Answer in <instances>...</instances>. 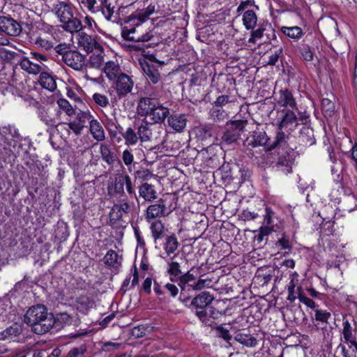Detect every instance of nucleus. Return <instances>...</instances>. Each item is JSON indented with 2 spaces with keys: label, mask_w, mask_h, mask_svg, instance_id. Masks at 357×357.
Masks as SVG:
<instances>
[{
  "label": "nucleus",
  "mask_w": 357,
  "mask_h": 357,
  "mask_svg": "<svg viewBox=\"0 0 357 357\" xmlns=\"http://www.w3.org/2000/svg\"><path fill=\"white\" fill-rule=\"evenodd\" d=\"M24 322L32 328L35 333L39 335L49 332L54 326L52 314L48 313L43 305L31 307L24 315Z\"/></svg>",
  "instance_id": "obj_1"
},
{
  "label": "nucleus",
  "mask_w": 357,
  "mask_h": 357,
  "mask_svg": "<svg viewBox=\"0 0 357 357\" xmlns=\"http://www.w3.org/2000/svg\"><path fill=\"white\" fill-rule=\"evenodd\" d=\"M138 114L149 117L151 123L160 125L169 114V109L158 100L151 98H142L137 105Z\"/></svg>",
  "instance_id": "obj_2"
},
{
  "label": "nucleus",
  "mask_w": 357,
  "mask_h": 357,
  "mask_svg": "<svg viewBox=\"0 0 357 357\" xmlns=\"http://www.w3.org/2000/svg\"><path fill=\"white\" fill-rule=\"evenodd\" d=\"M162 127L144 121L137 128V134L142 142L158 140L160 137Z\"/></svg>",
  "instance_id": "obj_3"
},
{
  "label": "nucleus",
  "mask_w": 357,
  "mask_h": 357,
  "mask_svg": "<svg viewBox=\"0 0 357 357\" xmlns=\"http://www.w3.org/2000/svg\"><path fill=\"white\" fill-rule=\"evenodd\" d=\"M245 128L244 123L241 121H232L227 127L222 136V144L229 145L236 142L241 136V132Z\"/></svg>",
  "instance_id": "obj_4"
},
{
  "label": "nucleus",
  "mask_w": 357,
  "mask_h": 357,
  "mask_svg": "<svg viewBox=\"0 0 357 357\" xmlns=\"http://www.w3.org/2000/svg\"><path fill=\"white\" fill-rule=\"evenodd\" d=\"M114 81L113 87L119 98L132 92L135 84L132 76L123 73Z\"/></svg>",
  "instance_id": "obj_5"
},
{
  "label": "nucleus",
  "mask_w": 357,
  "mask_h": 357,
  "mask_svg": "<svg viewBox=\"0 0 357 357\" xmlns=\"http://www.w3.org/2000/svg\"><path fill=\"white\" fill-rule=\"evenodd\" d=\"M172 209L167 206L165 200L160 199L155 204H151L148 206L145 218L148 222L155 220L157 218L166 217L171 212Z\"/></svg>",
  "instance_id": "obj_6"
},
{
  "label": "nucleus",
  "mask_w": 357,
  "mask_h": 357,
  "mask_svg": "<svg viewBox=\"0 0 357 357\" xmlns=\"http://www.w3.org/2000/svg\"><path fill=\"white\" fill-rule=\"evenodd\" d=\"M75 10L74 6L69 1L57 0L53 5L52 13L61 23Z\"/></svg>",
  "instance_id": "obj_7"
},
{
  "label": "nucleus",
  "mask_w": 357,
  "mask_h": 357,
  "mask_svg": "<svg viewBox=\"0 0 357 357\" xmlns=\"http://www.w3.org/2000/svg\"><path fill=\"white\" fill-rule=\"evenodd\" d=\"M77 33V44L79 47L83 48L86 52H92L102 49V45L97 40V37L92 36L82 31H79Z\"/></svg>",
  "instance_id": "obj_8"
},
{
  "label": "nucleus",
  "mask_w": 357,
  "mask_h": 357,
  "mask_svg": "<svg viewBox=\"0 0 357 357\" xmlns=\"http://www.w3.org/2000/svg\"><path fill=\"white\" fill-rule=\"evenodd\" d=\"M75 10L60 23V26L66 32L77 33L84 29L82 20L78 17Z\"/></svg>",
  "instance_id": "obj_9"
},
{
  "label": "nucleus",
  "mask_w": 357,
  "mask_h": 357,
  "mask_svg": "<svg viewBox=\"0 0 357 357\" xmlns=\"http://www.w3.org/2000/svg\"><path fill=\"white\" fill-rule=\"evenodd\" d=\"M131 211L128 202L123 199L119 203L115 204L110 211V218L114 221H124Z\"/></svg>",
  "instance_id": "obj_10"
},
{
  "label": "nucleus",
  "mask_w": 357,
  "mask_h": 357,
  "mask_svg": "<svg viewBox=\"0 0 357 357\" xmlns=\"http://www.w3.org/2000/svg\"><path fill=\"white\" fill-rule=\"evenodd\" d=\"M0 29L1 31L12 36L20 34L22 27L20 24L11 17L0 16Z\"/></svg>",
  "instance_id": "obj_11"
},
{
  "label": "nucleus",
  "mask_w": 357,
  "mask_h": 357,
  "mask_svg": "<svg viewBox=\"0 0 357 357\" xmlns=\"http://www.w3.org/2000/svg\"><path fill=\"white\" fill-rule=\"evenodd\" d=\"M63 61L71 68L80 70L85 64V56L76 50H70L66 54Z\"/></svg>",
  "instance_id": "obj_12"
},
{
  "label": "nucleus",
  "mask_w": 357,
  "mask_h": 357,
  "mask_svg": "<svg viewBox=\"0 0 357 357\" xmlns=\"http://www.w3.org/2000/svg\"><path fill=\"white\" fill-rule=\"evenodd\" d=\"M137 22H132V24H127L122 29L121 35L122 37L127 40L134 41V42H146L151 39L153 36L150 33H146L142 35H139L137 36H130V34L135 33V28L133 27V25H136Z\"/></svg>",
  "instance_id": "obj_13"
},
{
  "label": "nucleus",
  "mask_w": 357,
  "mask_h": 357,
  "mask_svg": "<svg viewBox=\"0 0 357 357\" xmlns=\"http://www.w3.org/2000/svg\"><path fill=\"white\" fill-rule=\"evenodd\" d=\"M277 103L279 106L285 108H290L298 111L296 101L292 93L288 89L280 90L279 91V97L277 100Z\"/></svg>",
  "instance_id": "obj_14"
},
{
  "label": "nucleus",
  "mask_w": 357,
  "mask_h": 357,
  "mask_svg": "<svg viewBox=\"0 0 357 357\" xmlns=\"http://www.w3.org/2000/svg\"><path fill=\"white\" fill-rule=\"evenodd\" d=\"M268 140V136L265 132L261 130H255L251 135L247 137L244 142L246 146L257 147L264 146Z\"/></svg>",
  "instance_id": "obj_15"
},
{
  "label": "nucleus",
  "mask_w": 357,
  "mask_h": 357,
  "mask_svg": "<svg viewBox=\"0 0 357 357\" xmlns=\"http://www.w3.org/2000/svg\"><path fill=\"white\" fill-rule=\"evenodd\" d=\"M295 109H283L284 116L279 123L280 129L292 130L298 123V116L295 114Z\"/></svg>",
  "instance_id": "obj_16"
},
{
  "label": "nucleus",
  "mask_w": 357,
  "mask_h": 357,
  "mask_svg": "<svg viewBox=\"0 0 357 357\" xmlns=\"http://www.w3.org/2000/svg\"><path fill=\"white\" fill-rule=\"evenodd\" d=\"M103 70L107 78L110 81L115 80L124 73L116 60L107 61Z\"/></svg>",
  "instance_id": "obj_17"
},
{
  "label": "nucleus",
  "mask_w": 357,
  "mask_h": 357,
  "mask_svg": "<svg viewBox=\"0 0 357 357\" xmlns=\"http://www.w3.org/2000/svg\"><path fill=\"white\" fill-rule=\"evenodd\" d=\"M162 258L165 260L167 265L166 272L169 276V280L172 282H176L177 278H178L182 273L180 264L174 261L175 256L167 259L165 257Z\"/></svg>",
  "instance_id": "obj_18"
},
{
  "label": "nucleus",
  "mask_w": 357,
  "mask_h": 357,
  "mask_svg": "<svg viewBox=\"0 0 357 357\" xmlns=\"http://www.w3.org/2000/svg\"><path fill=\"white\" fill-rule=\"evenodd\" d=\"M168 125L176 132H181L185 128L187 118L185 114H174L168 116Z\"/></svg>",
  "instance_id": "obj_19"
},
{
  "label": "nucleus",
  "mask_w": 357,
  "mask_h": 357,
  "mask_svg": "<svg viewBox=\"0 0 357 357\" xmlns=\"http://www.w3.org/2000/svg\"><path fill=\"white\" fill-rule=\"evenodd\" d=\"M213 300L214 297L212 294L208 291H202L192 300L191 304L197 310L206 308Z\"/></svg>",
  "instance_id": "obj_20"
},
{
  "label": "nucleus",
  "mask_w": 357,
  "mask_h": 357,
  "mask_svg": "<svg viewBox=\"0 0 357 357\" xmlns=\"http://www.w3.org/2000/svg\"><path fill=\"white\" fill-rule=\"evenodd\" d=\"M139 194L146 202H152L157 198L155 186L148 183H144L139 187Z\"/></svg>",
  "instance_id": "obj_21"
},
{
  "label": "nucleus",
  "mask_w": 357,
  "mask_h": 357,
  "mask_svg": "<svg viewBox=\"0 0 357 357\" xmlns=\"http://www.w3.org/2000/svg\"><path fill=\"white\" fill-rule=\"evenodd\" d=\"M54 322L53 328L56 330L63 328L66 326H70L73 322V317L66 312L56 314L55 317L52 315Z\"/></svg>",
  "instance_id": "obj_22"
},
{
  "label": "nucleus",
  "mask_w": 357,
  "mask_h": 357,
  "mask_svg": "<svg viewBox=\"0 0 357 357\" xmlns=\"http://www.w3.org/2000/svg\"><path fill=\"white\" fill-rule=\"evenodd\" d=\"M76 308L83 314H86L89 310L93 307V301L87 295H81L76 299Z\"/></svg>",
  "instance_id": "obj_23"
},
{
  "label": "nucleus",
  "mask_w": 357,
  "mask_h": 357,
  "mask_svg": "<svg viewBox=\"0 0 357 357\" xmlns=\"http://www.w3.org/2000/svg\"><path fill=\"white\" fill-rule=\"evenodd\" d=\"M89 131L94 139L102 142L105 139V133L101 123L94 119L89 124Z\"/></svg>",
  "instance_id": "obj_24"
},
{
  "label": "nucleus",
  "mask_w": 357,
  "mask_h": 357,
  "mask_svg": "<svg viewBox=\"0 0 357 357\" xmlns=\"http://www.w3.org/2000/svg\"><path fill=\"white\" fill-rule=\"evenodd\" d=\"M39 82L43 89L49 91L53 92L56 89V82L54 76L48 73L42 72L40 73Z\"/></svg>",
  "instance_id": "obj_25"
},
{
  "label": "nucleus",
  "mask_w": 357,
  "mask_h": 357,
  "mask_svg": "<svg viewBox=\"0 0 357 357\" xmlns=\"http://www.w3.org/2000/svg\"><path fill=\"white\" fill-rule=\"evenodd\" d=\"M179 245V243L176 236L174 234H172L167 236L165 241L163 243V249L167 255L166 259L169 258L172 254H174V252L178 249Z\"/></svg>",
  "instance_id": "obj_26"
},
{
  "label": "nucleus",
  "mask_w": 357,
  "mask_h": 357,
  "mask_svg": "<svg viewBox=\"0 0 357 357\" xmlns=\"http://www.w3.org/2000/svg\"><path fill=\"white\" fill-rule=\"evenodd\" d=\"M142 66L144 75L153 84H157L160 80V75L154 64L145 63Z\"/></svg>",
  "instance_id": "obj_27"
},
{
  "label": "nucleus",
  "mask_w": 357,
  "mask_h": 357,
  "mask_svg": "<svg viewBox=\"0 0 357 357\" xmlns=\"http://www.w3.org/2000/svg\"><path fill=\"white\" fill-rule=\"evenodd\" d=\"M257 15L252 10H247L243 14V23L247 30H253L257 24Z\"/></svg>",
  "instance_id": "obj_28"
},
{
  "label": "nucleus",
  "mask_w": 357,
  "mask_h": 357,
  "mask_svg": "<svg viewBox=\"0 0 357 357\" xmlns=\"http://www.w3.org/2000/svg\"><path fill=\"white\" fill-rule=\"evenodd\" d=\"M195 280V276L190 273V271H188L184 274L181 273L175 282H178V285L181 288V291H188L189 288H190V284H192L191 282Z\"/></svg>",
  "instance_id": "obj_29"
},
{
  "label": "nucleus",
  "mask_w": 357,
  "mask_h": 357,
  "mask_svg": "<svg viewBox=\"0 0 357 357\" xmlns=\"http://www.w3.org/2000/svg\"><path fill=\"white\" fill-rule=\"evenodd\" d=\"M300 140L305 145L311 146L315 143L314 130L309 126H303L301 130Z\"/></svg>",
  "instance_id": "obj_30"
},
{
  "label": "nucleus",
  "mask_w": 357,
  "mask_h": 357,
  "mask_svg": "<svg viewBox=\"0 0 357 357\" xmlns=\"http://www.w3.org/2000/svg\"><path fill=\"white\" fill-rule=\"evenodd\" d=\"M100 153L102 159L108 165L114 164L115 161V155L112 151L111 147L109 144H101L100 146Z\"/></svg>",
  "instance_id": "obj_31"
},
{
  "label": "nucleus",
  "mask_w": 357,
  "mask_h": 357,
  "mask_svg": "<svg viewBox=\"0 0 357 357\" xmlns=\"http://www.w3.org/2000/svg\"><path fill=\"white\" fill-rule=\"evenodd\" d=\"M22 69L30 74H38L42 70V67L38 63L31 61L28 58H24L20 62Z\"/></svg>",
  "instance_id": "obj_32"
},
{
  "label": "nucleus",
  "mask_w": 357,
  "mask_h": 357,
  "mask_svg": "<svg viewBox=\"0 0 357 357\" xmlns=\"http://www.w3.org/2000/svg\"><path fill=\"white\" fill-rule=\"evenodd\" d=\"M234 339L240 344L248 347H255L257 344V339L250 334L239 333L235 335Z\"/></svg>",
  "instance_id": "obj_33"
},
{
  "label": "nucleus",
  "mask_w": 357,
  "mask_h": 357,
  "mask_svg": "<svg viewBox=\"0 0 357 357\" xmlns=\"http://www.w3.org/2000/svg\"><path fill=\"white\" fill-rule=\"evenodd\" d=\"M292 162V157L289 153H287L279 157L277 165L283 172L287 174L291 171Z\"/></svg>",
  "instance_id": "obj_34"
},
{
  "label": "nucleus",
  "mask_w": 357,
  "mask_h": 357,
  "mask_svg": "<svg viewBox=\"0 0 357 357\" xmlns=\"http://www.w3.org/2000/svg\"><path fill=\"white\" fill-rule=\"evenodd\" d=\"M96 53L92 54L89 57V63L91 67L99 68L104 63L103 48L100 50H96Z\"/></svg>",
  "instance_id": "obj_35"
},
{
  "label": "nucleus",
  "mask_w": 357,
  "mask_h": 357,
  "mask_svg": "<svg viewBox=\"0 0 357 357\" xmlns=\"http://www.w3.org/2000/svg\"><path fill=\"white\" fill-rule=\"evenodd\" d=\"M22 327L20 325L17 324H14L10 327L7 328L1 333L2 338L3 340L6 339H12L18 336L22 333Z\"/></svg>",
  "instance_id": "obj_36"
},
{
  "label": "nucleus",
  "mask_w": 357,
  "mask_h": 357,
  "mask_svg": "<svg viewBox=\"0 0 357 357\" xmlns=\"http://www.w3.org/2000/svg\"><path fill=\"white\" fill-rule=\"evenodd\" d=\"M150 229L155 243L158 239H160L162 237L164 234V225L161 221L155 220L152 222Z\"/></svg>",
  "instance_id": "obj_37"
},
{
  "label": "nucleus",
  "mask_w": 357,
  "mask_h": 357,
  "mask_svg": "<svg viewBox=\"0 0 357 357\" xmlns=\"http://www.w3.org/2000/svg\"><path fill=\"white\" fill-rule=\"evenodd\" d=\"M149 17V13H146L144 9L141 10L129 16L128 20L126 21V24H132L133 22H137L136 25L139 26L142 22H145Z\"/></svg>",
  "instance_id": "obj_38"
},
{
  "label": "nucleus",
  "mask_w": 357,
  "mask_h": 357,
  "mask_svg": "<svg viewBox=\"0 0 357 357\" xmlns=\"http://www.w3.org/2000/svg\"><path fill=\"white\" fill-rule=\"evenodd\" d=\"M100 9L102 15L107 20H112L114 13V7L112 6L111 3H109L108 0H100Z\"/></svg>",
  "instance_id": "obj_39"
},
{
  "label": "nucleus",
  "mask_w": 357,
  "mask_h": 357,
  "mask_svg": "<svg viewBox=\"0 0 357 357\" xmlns=\"http://www.w3.org/2000/svg\"><path fill=\"white\" fill-rule=\"evenodd\" d=\"M56 104L60 111L64 112L67 116H73L75 114L74 108L66 99L60 98L56 100Z\"/></svg>",
  "instance_id": "obj_40"
},
{
  "label": "nucleus",
  "mask_w": 357,
  "mask_h": 357,
  "mask_svg": "<svg viewBox=\"0 0 357 357\" xmlns=\"http://www.w3.org/2000/svg\"><path fill=\"white\" fill-rule=\"evenodd\" d=\"M282 31L284 35L293 39H299L303 35L301 28L297 26L291 27L282 26Z\"/></svg>",
  "instance_id": "obj_41"
},
{
  "label": "nucleus",
  "mask_w": 357,
  "mask_h": 357,
  "mask_svg": "<svg viewBox=\"0 0 357 357\" xmlns=\"http://www.w3.org/2000/svg\"><path fill=\"white\" fill-rule=\"evenodd\" d=\"M122 136L125 139L126 144L127 145H135L139 139L138 134L136 133L130 127L126 129V130L122 134Z\"/></svg>",
  "instance_id": "obj_42"
},
{
  "label": "nucleus",
  "mask_w": 357,
  "mask_h": 357,
  "mask_svg": "<svg viewBox=\"0 0 357 357\" xmlns=\"http://www.w3.org/2000/svg\"><path fill=\"white\" fill-rule=\"evenodd\" d=\"M75 114L76 115L75 120H77L84 127H85L86 123H89L90 124L95 119L89 110H79Z\"/></svg>",
  "instance_id": "obj_43"
},
{
  "label": "nucleus",
  "mask_w": 357,
  "mask_h": 357,
  "mask_svg": "<svg viewBox=\"0 0 357 357\" xmlns=\"http://www.w3.org/2000/svg\"><path fill=\"white\" fill-rule=\"evenodd\" d=\"M321 110L325 116H331L335 112V105L328 98H324L321 101Z\"/></svg>",
  "instance_id": "obj_44"
},
{
  "label": "nucleus",
  "mask_w": 357,
  "mask_h": 357,
  "mask_svg": "<svg viewBox=\"0 0 357 357\" xmlns=\"http://www.w3.org/2000/svg\"><path fill=\"white\" fill-rule=\"evenodd\" d=\"M265 215L264 221L266 226L274 227L275 225H277V218L275 215V213L268 207L266 208Z\"/></svg>",
  "instance_id": "obj_45"
},
{
  "label": "nucleus",
  "mask_w": 357,
  "mask_h": 357,
  "mask_svg": "<svg viewBox=\"0 0 357 357\" xmlns=\"http://www.w3.org/2000/svg\"><path fill=\"white\" fill-rule=\"evenodd\" d=\"M35 45L46 51L50 50L54 47V43L52 41L41 36H39L36 39Z\"/></svg>",
  "instance_id": "obj_46"
},
{
  "label": "nucleus",
  "mask_w": 357,
  "mask_h": 357,
  "mask_svg": "<svg viewBox=\"0 0 357 357\" xmlns=\"http://www.w3.org/2000/svg\"><path fill=\"white\" fill-rule=\"evenodd\" d=\"M342 334L343 335L344 342L350 341V339L354 337V335L352 333V327L348 320H345L343 321V328L342 331Z\"/></svg>",
  "instance_id": "obj_47"
},
{
  "label": "nucleus",
  "mask_w": 357,
  "mask_h": 357,
  "mask_svg": "<svg viewBox=\"0 0 357 357\" xmlns=\"http://www.w3.org/2000/svg\"><path fill=\"white\" fill-rule=\"evenodd\" d=\"M117 253L113 250H109L104 257V262L106 265L114 266L117 263Z\"/></svg>",
  "instance_id": "obj_48"
},
{
  "label": "nucleus",
  "mask_w": 357,
  "mask_h": 357,
  "mask_svg": "<svg viewBox=\"0 0 357 357\" xmlns=\"http://www.w3.org/2000/svg\"><path fill=\"white\" fill-rule=\"evenodd\" d=\"M331 313L326 310H316L314 311V318L316 321L326 324L331 318Z\"/></svg>",
  "instance_id": "obj_49"
},
{
  "label": "nucleus",
  "mask_w": 357,
  "mask_h": 357,
  "mask_svg": "<svg viewBox=\"0 0 357 357\" xmlns=\"http://www.w3.org/2000/svg\"><path fill=\"white\" fill-rule=\"evenodd\" d=\"M38 116L46 125H52L54 123V119L48 114L47 109L45 107L38 109Z\"/></svg>",
  "instance_id": "obj_50"
},
{
  "label": "nucleus",
  "mask_w": 357,
  "mask_h": 357,
  "mask_svg": "<svg viewBox=\"0 0 357 357\" xmlns=\"http://www.w3.org/2000/svg\"><path fill=\"white\" fill-rule=\"evenodd\" d=\"M92 98L93 101L96 102V104L102 107H105L109 105L108 98L103 94L95 93L93 95Z\"/></svg>",
  "instance_id": "obj_51"
},
{
  "label": "nucleus",
  "mask_w": 357,
  "mask_h": 357,
  "mask_svg": "<svg viewBox=\"0 0 357 357\" xmlns=\"http://www.w3.org/2000/svg\"><path fill=\"white\" fill-rule=\"evenodd\" d=\"M211 116L214 120H223L227 116V112L221 108L213 106L211 110Z\"/></svg>",
  "instance_id": "obj_52"
},
{
  "label": "nucleus",
  "mask_w": 357,
  "mask_h": 357,
  "mask_svg": "<svg viewBox=\"0 0 357 357\" xmlns=\"http://www.w3.org/2000/svg\"><path fill=\"white\" fill-rule=\"evenodd\" d=\"M153 176V174L145 168H142L135 172V177L136 179L141 181H148Z\"/></svg>",
  "instance_id": "obj_53"
},
{
  "label": "nucleus",
  "mask_w": 357,
  "mask_h": 357,
  "mask_svg": "<svg viewBox=\"0 0 357 357\" xmlns=\"http://www.w3.org/2000/svg\"><path fill=\"white\" fill-rule=\"evenodd\" d=\"M265 28L260 26L256 30H252L250 38L248 40V43L255 44L257 41L261 39L264 36Z\"/></svg>",
  "instance_id": "obj_54"
},
{
  "label": "nucleus",
  "mask_w": 357,
  "mask_h": 357,
  "mask_svg": "<svg viewBox=\"0 0 357 357\" xmlns=\"http://www.w3.org/2000/svg\"><path fill=\"white\" fill-rule=\"evenodd\" d=\"M215 330L218 337L222 338L227 342H229L231 340V335H230L229 331L224 328L222 326H216Z\"/></svg>",
  "instance_id": "obj_55"
},
{
  "label": "nucleus",
  "mask_w": 357,
  "mask_h": 357,
  "mask_svg": "<svg viewBox=\"0 0 357 357\" xmlns=\"http://www.w3.org/2000/svg\"><path fill=\"white\" fill-rule=\"evenodd\" d=\"M300 53L302 58L307 61H311L313 59V53L307 45H303L300 47Z\"/></svg>",
  "instance_id": "obj_56"
},
{
  "label": "nucleus",
  "mask_w": 357,
  "mask_h": 357,
  "mask_svg": "<svg viewBox=\"0 0 357 357\" xmlns=\"http://www.w3.org/2000/svg\"><path fill=\"white\" fill-rule=\"evenodd\" d=\"M148 331V327L144 325H141L137 327H134L131 331V334L135 338H140L146 335Z\"/></svg>",
  "instance_id": "obj_57"
},
{
  "label": "nucleus",
  "mask_w": 357,
  "mask_h": 357,
  "mask_svg": "<svg viewBox=\"0 0 357 357\" xmlns=\"http://www.w3.org/2000/svg\"><path fill=\"white\" fill-rule=\"evenodd\" d=\"M54 50L56 53L62 56V60L65 59L66 54L70 51L69 45L65 43H60L55 46Z\"/></svg>",
  "instance_id": "obj_58"
},
{
  "label": "nucleus",
  "mask_w": 357,
  "mask_h": 357,
  "mask_svg": "<svg viewBox=\"0 0 357 357\" xmlns=\"http://www.w3.org/2000/svg\"><path fill=\"white\" fill-rule=\"evenodd\" d=\"M210 283V280L199 279L193 284H190V289L196 291L201 290L205 287L208 286Z\"/></svg>",
  "instance_id": "obj_59"
},
{
  "label": "nucleus",
  "mask_w": 357,
  "mask_h": 357,
  "mask_svg": "<svg viewBox=\"0 0 357 357\" xmlns=\"http://www.w3.org/2000/svg\"><path fill=\"white\" fill-rule=\"evenodd\" d=\"M68 127L76 135H79L84 128L77 120L70 121Z\"/></svg>",
  "instance_id": "obj_60"
},
{
  "label": "nucleus",
  "mask_w": 357,
  "mask_h": 357,
  "mask_svg": "<svg viewBox=\"0 0 357 357\" xmlns=\"http://www.w3.org/2000/svg\"><path fill=\"white\" fill-rule=\"evenodd\" d=\"M86 351V347L82 345L79 347H75L70 350L68 354V357H79L82 356Z\"/></svg>",
  "instance_id": "obj_61"
},
{
  "label": "nucleus",
  "mask_w": 357,
  "mask_h": 357,
  "mask_svg": "<svg viewBox=\"0 0 357 357\" xmlns=\"http://www.w3.org/2000/svg\"><path fill=\"white\" fill-rule=\"evenodd\" d=\"M82 3L84 4L88 10L92 13H95L99 10L98 6H96V0H83Z\"/></svg>",
  "instance_id": "obj_62"
},
{
  "label": "nucleus",
  "mask_w": 357,
  "mask_h": 357,
  "mask_svg": "<svg viewBox=\"0 0 357 357\" xmlns=\"http://www.w3.org/2000/svg\"><path fill=\"white\" fill-rule=\"evenodd\" d=\"M122 160L123 161V163L128 167L130 165L134 160V156L132 153L130 152V150L126 149L123 151L122 154Z\"/></svg>",
  "instance_id": "obj_63"
},
{
  "label": "nucleus",
  "mask_w": 357,
  "mask_h": 357,
  "mask_svg": "<svg viewBox=\"0 0 357 357\" xmlns=\"http://www.w3.org/2000/svg\"><path fill=\"white\" fill-rule=\"evenodd\" d=\"M230 102L231 101L228 96L222 95L217 98L216 100L214 102V106L217 107H222Z\"/></svg>",
  "instance_id": "obj_64"
}]
</instances>
